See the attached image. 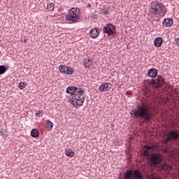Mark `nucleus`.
Masks as SVG:
<instances>
[{
  "label": "nucleus",
  "mask_w": 179,
  "mask_h": 179,
  "mask_svg": "<svg viewBox=\"0 0 179 179\" xmlns=\"http://www.w3.org/2000/svg\"><path fill=\"white\" fill-rule=\"evenodd\" d=\"M134 118L141 120L143 122H149L153 120V112L149 106L142 103L137 106L136 109L132 110Z\"/></svg>",
  "instance_id": "nucleus-1"
},
{
  "label": "nucleus",
  "mask_w": 179,
  "mask_h": 179,
  "mask_svg": "<svg viewBox=\"0 0 179 179\" xmlns=\"http://www.w3.org/2000/svg\"><path fill=\"white\" fill-rule=\"evenodd\" d=\"M68 94L73 96L71 97V104L75 107L78 106H83L85 103V90L82 87H76L74 86L68 87L66 90Z\"/></svg>",
  "instance_id": "nucleus-2"
},
{
  "label": "nucleus",
  "mask_w": 179,
  "mask_h": 179,
  "mask_svg": "<svg viewBox=\"0 0 179 179\" xmlns=\"http://www.w3.org/2000/svg\"><path fill=\"white\" fill-rule=\"evenodd\" d=\"M149 12L152 16H157V15H166V13H167L166 6L162 3L157 1L150 3Z\"/></svg>",
  "instance_id": "nucleus-3"
},
{
  "label": "nucleus",
  "mask_w": 179,
  "mask_h": 179,
  "mask_svg": "<svg viewBox=\"0 0 179 179\" xmlns=\"http://www.w3.org/2000/svg\"><path fill=\"white\" fill-rule=\"evenodd\" d=\"M123 179H143V176L139 169H127L123 176Z\"/></svg>",
  "instance_id": "nucleus-4"
},
{
  "label": "nucleus",
  "mask_w": 179,
  "mask_h": 179,
  "mask_svg": "<svg viewBox=\"0 0 179 179\" xmlns=\"http://www.w3.org/2000/svg\"><path fill=\"white\" fill-rule=\"evenodd\" d=\"M67 22H72L76 23L80 20V15L79 13V8H73L69 10V15L66 16Z\"/></svg>",
  "instance_id": "nucleus-5"
},
{
  "label": "nucleus",
  "mask_w": 179,
  "mask_h": 179,
  "mask_svg": "<svg viewBox=\"0 0 179 179\" xmlns=\"http://www.w3.org/2000/svg\"><path fill=\"white\" fill-rule=\"evenodd\" d=\"M148 160L151 166H158L162 163V157L159 154L152 153L148 158Z\"/></svg>",
  "instance_id": "nucleus-6"
},
{
  "label": "nucleus",
  "mask_w": 179,
  "mask_h": 179,
  "mask_svg": "<svg viewBox=\"0 0 179 179\" xmlns=\"http://www.w3.org/2000/svg\"><path fill=\"white\" fill-rule=\"evenodd\" d=\"M179 139L178 131L176 130L171 131L168 133L167 137L164 140V145H167L171 141H177Z\"/></svg>",
  "instance_id": "nucleus-7"
},
{
  "label": "nucleus",
  "mask_w": 179,
  "mask_h": 179,
  "mask_svg": "<svg viewBox=\"0 0 179 179\" xmlns=\"http://www.w3.org/2000/svg\"><path fill=\"white\" fill-rule=\"evenodd\" d=\"M103 33L108 34V36H114L117 34V29L113 24H107L103 29Z\"/></svg>",
  "instance_id": "nucleus-8"
},
{
  "label": "nucleus",
  "mask_w": 179,
  "mask_h": 179,
  "mask_svg": "<svg viewBox=\"0 0 179 179\" xmlns=\"http://www.w3.org/2000/svg\"><path fill=\"white\" fill-rule=\"evenodd\" d=\"M150 85H154L155 87H162L164 85V77L157 76L156 79H151L150 81Z\"/></svg>",
  "instance_id": "nucleus-9"
},
{
  "label": "nucleus",
  "mask_w": 179,
  "mask_h": 179,
  "mask_svg": "<svg viewBox=\"0 0 179 179\" xmlns=\"http://www.w3.org/2000/svg\"><path fill=\"white\" fill-rule=\"evenodd\" d=\"M111 87H113V85H111V83H103L99 86V90H100L101 92H108V90H110Z\"/></svg>",
  "instance_id": "nucleus-10"
},
{
  "label": "nucleus",
  "mask_w": 179,
  "mask_h": 179,
  "mask_svg": "<svg viewBox=\"0 0 179 179\" xmlns=\"http://www.w3.org/2000/svg\"><path fill=\"white\" fill-rule=\"evenodd\" d=\"M90 34L92 38H97V37H99V35L100 34V30L97 29V28H92L90 31Z\"/></svg>",
  "instance_id": "nucleus-11"
},
{
  "label": "nucleus",
  "mask_w": 179,
  "mask_h": 179,
  "mask_svg": "<svg viewBox=\"0 0 179 179\" xmlns=\"http://www.w3.org/2000/svg\"><path fill=\"white\" fill-rule=\"evenodd\" d=\"M162 25L164 27H171V26H173V19L171 18L164 19V22H162Z\"/></svg>",
  "instance_id": "nucleus-12"
},
{
  "label": "nucleus",
  "mask_w": 179,
  "mask_h": 179,
  "mask_svg": "<svg viewBox=\"0 0 179 179\" xmlns=\"http://www.w3.org/2000/svg\"><path fill=\"white\" fill-rule=\"evenodd\" d=\"M148 76H150V78H156V76H157V69H150L148 71Z\"/></svg>",
  "instance_id": "nucleus-13"
},
{
  "label": "nucleus",
  "mask_w": 179,
  "mask_h": 179,
  "mask_svg": "<svg viewBox=\"0 0 179 179\" xmlns=\"http://www.w3.org/2000/svg\"><path fill=\"white\" fill-rule=\"evenodd\" d=\"M162 44H163V39L161 37H158L155 39L154 45L155 47H162Z\"/></svg>",
  "instance_id": "nucleus-14"
},
{
  "label": "nucleus",
  "mask_w": 179,
  "mask_h": 179,
  "mask_svg": "<svg viewBox=\"0 0 179 179\" xmlns=\"http://www.w3.org/2000/svg\"><path fill=\"white\" fill-rule=\"evenodd\" d=\"M83 65L85 68H90V66L93 65V61L90 60V59L85 58L84 59Z\"/></svg>",
  "instance_id": "nucleus-15"
},
{
  "label": "nucleus",
  "mask_w": 179,
  "mask_h": 179,
  "mask_svg": "<svg viewBox=\"0 0 179 179\" xmlns=\"http://www.w3.org/2000/svg\"><path fill=\"white\" fill-rule=\"evenodd\" d=\"M46 125H47L46 126L47 129H48L49 131H51L52 129V127H54V123H52V122L50 120H47Z\"/></svg>",
  "instance_id": "nucleus-16"
},
{
  "label": "nucleus",
  "mask_w": 179,
  "mask_h": 179,
  "mask_svg": "<svg viewBox=\"0 0 179 179\" xmlns=\"http://www.w3.org/2000/svg\"><path fill=\"white\" fill-rule=\"evenodd\" d=\"M68 66H65V65H62L61 64L59 66V70L60 71V72H62V73H66V69H67Z\"/></svg>",
  "instance_id": "nucleus-17"
},
{
  "label": "nucleus",
  "mask_w": 179,
  "mask_h": 179,
  "mask_svg": "<svg viewBox=\"0 0 179 179\" xmlns=\"http://www.w3.org/2000/svg\"><path fill=\"white\" fill-rule=\"evenodd\" d=\"M75 70L72 67L67 66L66 70V75H73Z\"/></svg>",
  "instance_id": "nucleus-18"
},
{
  "label": "nucleus",
  "mask_w": 179,
  "mask_h": 179,
  "mask_svg": "<svg viewBox=\"0 0 179 179\" xmlns=\"http://www.w3.org/2000/svg\"><path fill=\"white\" fill-rule=\"evenodd\" d=\"M39 134L40 133L38 132V131H37V129H32L31 131V136L33 138H37V136H38Z\"/></svg>",
  "instance_id": "nucleus-19"
},
{
  "label": "nucleus",
  "mask_w": 179,
  "mask_h": 179,
  "mask_svg": "<svg viewBox=\"0 0 179 179\" xmlns=\"http://www.w3.org/2000/svg\"><path fill=\"white\" fill-rule=\"evenodd\" d=\"M66 155L68 156V157H73V156H75V153L71 149L66 151Z\"/></svg>",
  "instance_id": "nucleus-20"
},
{
  "label": "nucleus",
  "mask_w": 179,
  "mask_h": 179,
  "mask_svg": "<svg viewBox=\"0 0 179 179\" xmlns=\"http://www.w3.org/2000/svg\"><path fill=\"white\" fill-rule=\"evenodd\" d=\"M55 8V4H54L53 3H48V6H47L48 10L52 11Z\"/></svg>",
  "instance_id": "nucleus-21"
},
{
  "label": "nucleus",
  "mask_w": 179,
  "mask_h": 179,
  "mask_svg": "<svg viewBox=\"0 0 179 179\" xmlns=\"http://www.w3.org/2000/svg\"><path fill=\"white\" fill-rule=\"evenodd\" d=\"M43 114H44V110H39L36 112L35 115L36 117H43Z\"/></svg>",
  "instance_id": "nucleus-22"
},
{
  "label": "nucleus",
  "mask_w": 179,
  "mask_h": 179,
  "mask_svg": "<svg viewBox=\"0 0 179 179\" xmlns=\"http://www.w3.org/2000/svg\"><path fill=\"white\" fill-rule=\"evenodd\" d=\"M6 67L5 66H0V75H3L6 72Z\"/></svg>",
  "instance_id": "nucleus-23"
},
{
  "label": "nucleus",
  "mask_w": 179,
  "mask_h": 179,
  "mask_svg": "<svg viewBox=\"0 0 179 179\" xmlns=\"http://www.w3.org/2000/svg\"><path fill=\"white\" fill-rule=\"evenodd\" d=\"M18 87H19V89H20V90H23V89L26 87V83L23 82H20L18 85Z\"/></svg>",
  "instance_id": "nucleus-24"
},
{
  "label": "nucleus",
  "mask_w": 179,
  "mask_h": 179,
  "mask_svg": "<svg viewBox=\"0 0 179 179\" xmlns=\"http://www.w3.org/2000/svg\"><path fill=\"white\" fill-rule=\"evenodd\" d=\"M143 156H145V157H147V159H149V157L150 156V155H149V150H144V151L143 152Z\"/></svg>",
  "instance_id": "nucleus-25"
},
{
  "label": "nucleus",
  "mask_w": 179,
  "mask_h": 179,
  "mask_svg": "<svg viewBox=\"0 0 179 179\" xmlns=\"http://www.w3.org/2000/svg\"><path fill=\"white\" fill-rule=\"evenodd\" d=\"M162 169L163 170H166V169H169V170H171V166H170L169 164L166 163L162 164Z\"/></svg>",
  "instance_id": "nucleus-26"
},
{
  "label": "nucleus",
  "mask_w": 179,
  "mask_h": 179,
  "mask_svg": "<svg viewBox=\"0 0 179 179\" xmlns=\"http://www.w3.org/2000/svg\"><path fill=\"white\" fill-rule=\"evenodd\" d=\"M144 149H145V150H151L153 148L150 145H144Z\"/></svg>",
  "instance_id": "nucleus-27"
},
{
  "label": "nucleus",
  "mask_w": 179,
  "mask_h": 179,
  "mask_svg": "<svg viewBox=\"0 0 179 179\" xmlns=\"http://www.w3.org/2000/svg\"><path fill=\"white\" fill-rule=\"evenodd\" d=\"M152 179H160V178H157L156 176H152L151 178Z\"/></svg>",
  "instance_id": "nucleus-28"
},
{
  "label": "nucleus",
  "mask_w": 179,
  "mask_h": 179,
  "mask_svg": "<svg viewBox=\"0 0 179 179\" xmlns=\"http://www.w3.org/2000/svg\"><path fill=\"white\" fill-rule=\"evenodd\" d=\"M176 43H177L178 45H179V38L176 40Z\"/></svg>",
  "instance_id": "nucleus-29"
},
{
  "label": "nucleus",
  "mask_w": 179,
  "mask_h": 179,
  "mask_svg": "<svg viewBox=\"0 0 179 179\" xmlns=\"http://www.w3.org/2000/svg\"><path fill=\"white\" fill-rule=\"evenodd\" d=\"M87 6L88 8H92V4H88Z\"/></svg>",
  "instance_id": "nucleus-30"
},
{
  "label": "nucleus",
  "mask_w": 179,
  "mask_h": 179,
  "mask_svg": "<svg viewBox=\"0 0 179 179\" xmlns=\"http://www.w3.org/2000/svg\"><path fill=\"white\" fill-rule=\"evenodd\" d=\"M104 15H107V13H106V12H105V13H104Z\"/></svg>",
  "instance_id": "nucleus-31"
}]
</instances>
